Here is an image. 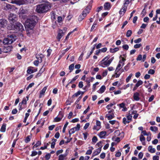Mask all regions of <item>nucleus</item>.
<instances>
[{
	"label": "nucleus",
	"mask_w": 160,
	"mask_h": 160,
	"mask_svg": "<svg viewBox=\"0 0 160 160\" xmlns=\"http://www.w3.org/2000/svg\"><path fill=\"white\" fill-rule=\"evenodd\" d=\"M119 50L118 48H110L109 50L110 52L111 53H115Z\"/></svg>",
	"instance_id": "34"
},
{
	"label": "nucleus",
	"mask_w": 160,
	"mask_h": 160,
	"mask_svg": "<svg viewBox=\"0 0 160 160\" xmlns=\"http://www.w3.org/2000/svg\"><path fill=\"white\" fill-rule=\"evenodd\" d=\"M127 7L122 6V8L119 11V13L121 16H123L127 11Z\"/></svg>",
	"instance_id": "14"
},
{
	"label": "nucleus",
	"mask_w": 160,
	"mask_h": 160,
	"mask_svg": "<svg viewBox=\"0 0 160 160\" xmlns=\"http://www.w3.org/2000/svg\"><path fill=\"white\" fill-rule=\"evenodd\" d=\"M65 34V32H63L62 30L59 29L58 31V35L56 37V38L58 41H60V39Z\"/></svg>",
	"instance_id": "10"
},
{
	"label": "nucleus",
	"mask_w": 160,
	"mask_h": 160,
	"mask_svg": "<svg viewBox=\"0 0 160 160\" xmlns=\"http://www.w3.org/2000/svg\"><path fill=\"white\" fill-rule=\"evenodd\" d=\"M88 148L89 149L87 150L86 152V155H91L92 152V150L94 149V148L92 146L89 147Z\"/></svg>",
	"instance_id": "23"
},
{
	"label": "nucleus",
	"mask_w": 160,
	"mask_h": 160,
	"mask_svg": "<svg viewBox=\"0 0 160 160\" xmlns=\"http://www.w3.org/2000/svg\"><path fill=\"white\" fill-rule=\"evenodd\" d=\"M51 156V155H50V154H49V153H47L45 156V160H49V159L50 158ZM43 160H44L43 159Z\"/></svg>",
	"instance_id": "43"
},
{
	"label": "nucleus",
	"mask_w": 160,
	"mask_h": 160,
	"mask_svg": "<svg viewBox=\"0 0 160 160\" xmlns=\"http://www.w3.org/2000/svg\"><path fill=\"white\" fill-rule=\"evenodd\" d=\"M8 19L10 22L9 24H12L16 22L18 18L16 14L10 13L8 16Z\"/></svg>",
	"instance_id": "7"
},
{
	"label": "nucleus",
	"mask_w": 160,
	"mask_h": 160,
	"mask_svg": "<svg viewBox=\"0 0 160 160\" xmlns=\"http://www.w3.org/2000/svg\"><path fill=\"white\" fill-rule=\"evenodd\" d=\"M122 64L119 63L116 68L115 72H118L120 70V69L122 68Z\"/></svg>",
	"instance_id": "37"
},
{
	"label": "nucleus",
	"mask_w": 160,
	"mask_h": 160,
	"mask_svg": "<svg viewBox=\"0 0 160 160\" xmlns=\"http://www.w3.org/2000/svg\"><path fill=\"white\" fill-rule=\"evenodd\" d=\"M142 46L141 43L137 44L134 45V47L135 48H139Z\"/></svg>",
	"instance_id": "63"
},
{
	"label": "nucleus",
	"mask_w": 160,
	"mask_h": 160,
	"mask_svg": "<svg viewBox=\"0 0 160 160\" xmlns=\"http://www.w3.org/2000/svg\"><path fill=\"white\" fill-rule=\"evenodd\" d=\"M94 79V78L93 77L87 78L85 81L87 83L88 82H92Z\"/></svg>",
	"instance_id": "32"
},
{
	"label": "nucleus",
	"mask_w": 160,
	"mask_h": 160,
	"mask_svg": "<svg viewBox=\"0 0 160 160\" xmlns=\"http://www.w3.org/2000/svg\"><path fill=\"white\" fill-rule=\"evenodd\" d=\"M91 8V5H88L87 7L82 12H84V13H86L87 15V14L89 13Z\"/></svg>",
	"instance_id": "25"
},
{
	"label": "nucleus",
	"mask_w": 160,
	"mask_h": 160,
	"mask_svg": "<svg viewBox=\"0 0 160 160\" xmlns=\"http://www.w3.org/2000/svg\"><path fill=\"white\" fill-rule=\"evenodd\" d=\"M12 48V47L11 46H6L4 47L1 50L2 52H3L6 53H8L11 52Z\"/></svg>",
	"instance_id": "8"
},
{
	"label": "nucleus",
	"mask_w": 160,
	"mask_h": 160,
	"mask_svg": "<svg viewBox=\"0 0 160 160\" xmlns=\"http://www.w3.org/2000/svg\"><path fill=\"white\" fill-rule=\"evenodd\" d=\"M150 130L153 132H156L158 131V128L156 126H151L150 127Z\"/></svg>",
	"instance_id": "39"
},
{
	"label": "nucleus",
	"mask_w": 160,
	"mask_h": 160,
	"mask_svg": "<svg viewBox=\"0 0 160 160\" xmlns=\"http://www.w3.org/2000/svg\"><path fill=\"white\" fill-rule=\"evenodd\" d=\"M112 140L113 141H114L117 142H119L120 141V138H119V137H117V138H115V139H114V138L113 137L112 138Z\"/></svg>",
	"instance_id": "52"
},
{
	"label": "nucleus",
	"mask_w": 160,
	"mask_h": 160,
	"mask_svg": "<svg viewBox=\"0 0 160 160\" xmlns=\"http://www.w3.org/2000/svg\"><path fill=\"white\" fill-rule=\"evenodd\" d=\"M6 124L5 123H3L0 129V131L2 132H5L6 129Z\"/></svg>",
	"instance_id": "33"
},
{
	"label": "nucleus",
	"mask_w": 160,
	"mask_h": 160,
	"mask_svg": "<svg viewBox=\"0 0 160 160\" xmlns=\"http://www.w3.org/2000/svg\"><path fill=\"white\" fill-rule=\"evenodd\" d=\"M47 65V64L45 62L43 66L41 68V69L39 71V73L40 74L42 73L45 70V68L44 67V66H46Z\"/></svg>",
	"instance_id": "31"
},
{
	"label": "nucleus",
	"mask_w": 160,
	"mask_h": 160,
	"mask_svg": "<svg viewBox=\"0 0 160 160\" xmlns=\"http://www.w3.org/2000/svg\"><path fill=\"white\" fill-rule=\"evenodd\" d=\"M81 93V91H78L77 92L75 93L74 94H73L72 96V98H74L75 97H77L78 96L80 95Z\"/></svg>",
	"instance_id": "40"
},
{
	"label": "nucleus",
	"mask_w": 160,
	"mask_h": 160,
	"mask_svg": "<svg viewBox=\"0 0 160 160\" xmlns=\"http://www.w3.org/2000/svg\"><path fill=\"white\" fill-rule=\"evenodd\" d=\"M132 34V31L131 30H128L126 33V36L127 37H130Z\"/></svg>",
	"instance_id": "45"
},
{
	"label": "nucleus",
	"mask_w": 160,
	"mask_h": 160,
	"mask_svg": "<svg viewBox=\"0 0 160 160\" xmlns=\"http://www.w3.org/2000/svg\"><path fill=\"white\" fill-rule=\"evenodd\" d=\"M115 135V136H118L120 135H121V137H123L124 136V134L123 132H122L121 133L120 132L119 130H116L114 132Z\"/></svg>",
	"instance_id": "22"
},
{
	"label": "nucleus",
	"mask_w": 160,
	"mask_h": 160,
	"mask_svg": "<svg viewBox=\"0 0 160 160\" xmlns=\"http://www.w3.org/2000/svg\"><path fill=\"white\" fill-rule=\"evenodd\" d=\"M122 122L124 124H126L127 123H129V121L127 120V119L126 118H123Z\"/></svg>",
	"instance_id": "46"
},
{
	"label": "nucleus",
	"mask_w": 160,
	"mask_h": 160,
	"mask_svg": "<svg viewBox=\"0 0 160 160\" xmlns=\"http://www.w3.org/2000/svg\"><path fill=\"white\" fill-rule=\"evenodd\" d=\"M143 83V82L141 80L138 81L135 85L136 87H139L140 86L142 85Z\"/></svg>",
	"instance_id": "41"
},
{
	"label": "nucleus",
	"mask_w": 160,
	"mask_h": 160,
	"mask_svg": "<svg viewBox=\"0 0 160 160\" xmlns=\"http://www.w3.org/2000/svg\"><path fill=\"white\" fill-rule=\"evenodd\" d=\"M148 151L151 153H154L155 152V149L152 148V146H149L148 148Z\"/></svg>",
	"instance_id": "28"
},
{
	"label": "nucleus",
	"mask_w": 160,
	"mask_h": 160,
	"mask_svg": "<svg viewBox=\"0 0 160 160\" xmlns=\"http://www.w3.org/2000/svg\"><path fill=\"white\" fill-rule=\"evenodd\" d=\"M68 124V122H66V123L64 125V127L63 128V130H62V132L63 133H64L65 132L66 128H67Z\"/></svg>",
	"instance_id": "50"
},
{
	"label": "nucleus",
	"mask_w": 160,
	"mask_h": 160,
	"mask_svg": "<svg viewBox=\"0 0 160 160\" xmlns=\"http://www.w3.org/2000/svg\"><path fill=\"white\" fill-rule=\"evenodd\" d=\"M14 7V6L13 5H11L6 2H4L3 5V8L5 10H9L13 8Z\"/></svg>",
	"instance_id": "9"
},
{
	"label": "nucleus",
	"mask_w": 160,
	"mask_h": 160,
	"mask_svg": "<svg viewBox=\"0 0 160 160\" xmlns=\"http://www.w3.org/2000/svg\"><path fill=\"white\" fill-rule=\"evenodd\" d=\"M132 76V73H131L129 74V76L126 78V81L127 82H128L130 80Z\"/></svg>",
	"instance_id": "48"
},
{
	"label": "nucleus",
	"mask_w": 160,
	"mask_h": 160,
	"mask_svg": "<svg viewBox=\"0 0 160 160\" xmlns=\"http://www.w3.org/2000/svg\"><path fill=\"white\" fill-rule=\"evenodd\" d=\"M132 116L131 115H127L126 117V118L127 120L129 121V122L131 121Z\"/></svg>",
	"instance_id": "54"
},
{
	"label": "nucleus",
	"mask_w": 160,
	"mask_h": 160,
	"mask_svg": "<svg viewBox=\"0 0 160 160\" xmlns=\"http://www.w3.org/2000/svg\"><path fill=\"white\" fill-rule=\"evenodd\" d=\"M30 140V136H28L26 138V139L25 140V142L26 143H28L29 142Z\"/></svg>",
	"instance_id": "62"
},
{
	"label": "nucleus",
	"mask_w": 160,
	"mask_h": 160,
	"mask_svg": "<svg viewBox=\"0 0 160 160\" xmlns=\"http://www.w3.org/2000/svg\"><path fill=\"white\" fill-rule=\"evenodd\" d=\"M52 142L51 143V147L52 148H53L55 147V143L57 141V140L54 138H53L52 139Z\"/></svg>",
	"instance_id": "30"
},
{
	"label": "nucleus",
	"mask_w": 160,
	"mask_h": 160,
	"mask_svg": "<svg viewBox=\"0 0 160 160\" xmlns=\"http://www.w3.org/2000/svg\"><path fill=\"white\" fill-rule=\"evenodd\" d=\"M47 88V86L44 87L40 92V95L39 96V98H41L42 97L43 95L44 94V93L46 92Z\"/></svg>",
	"instance_id": "17"
},
{
	"label": "nucleus",
	"mask_w": 160,
	"mask_h": 160,
	"mask_svg": "<svg viewBox=\"0 0 160 160\" xmlns=\"http://www.w3.org/2000/svg\"><path fill=\"white\" fill-rule=\"evenodd\" d=\"M67 150H66V153L63 154H61L58 156V160H64L66 159V156H67L68 152H67Z\"/></svg>",
	"instance_id": "13"
},
{
	"label": "nucleus",
	"mask_w": 160,
	"mask_h": 160,
	"mask_svg": "<svg viewBox=\"0 0 160 160\" xmlns=\"http://www.w3.org/2000/svg\"><path fill=\"white\" fill-rule=\"evenodd\" d=\"M98 141V138L96 136H94L92 139V142L94 144Z\"/></svg>",
	"instance_id": "42"
},
{
	"label": "nucleus",
	"mask_w": 160,
	"mask_h": 160,
	"mask_svg": "<svg viewBox=\"0 0 160 160\" xmlns=\"http://www.w3.org/2000/svg\"><path fill=\"white\" fill-rule=\"evenodd\" d=\"M78 78V76H76L73 78L69 82V83H72L73 82L75 81Z\"/></svg>",
	"instance_id": "56"
},
{
	"label": "nucleus",
	"mask_w": 160,
	"mask_h": 160,
	"mask_svg": "<svg viewBox=\"0 0 160 160\" xmlns=\"http://www.w3.org/2000/svg\"><path fill=\"white\" fill-rule=\"evenodd\" d=\"M90 109V107L89 106H88V107L84 111V112H83V114H86L87 113V112H88L89 111Z\"/></svg>",
	"instance_id": "55"
},
{
	"label": "nucleus",
	"mask_w": 160,
	"mask_h": 160,
	"mask_svg": "<svg viewBox=\"0 0 160 160\" xmlns=\"http://www.w3.org/2000/svg\"><path fill=\"white\" fill-rule=\"evenodd\" d=\"M106 89V87L104 85L102 86L100 89L97 91V92L99 93H102Z\"/></svg>",
	"instance_id": "27"
},
{
	"label": "nucleus",
	"mask_w": 160,
	"mask_h": 160,
	"mask_svg": "<svg viewBox=\"0 0 160 160\" xmlns=\"http://www.w3.org/2000/svg\"><path fill=\"white\" fill-rule=\"evenodd\" d=\"M16 37L12 35H10L4 39L3 43L4 44H11L14 41Z\"/></svg>",
	"instance_id": "6"
},
{
	"label": "nucleus",
	"mask_w": 160,
	"mask_h": 160,
	"mask_svg": "<svg viewBox=\"0 0 160 160\" xmlns=\"http://www.w3.org/2000/svg\"><path fill=\"white\" fill-rule=\"evenodd\" d=\"M44 57L43 55L42 54L37 55L36 56V58L37 59V60L39 62L41 63L42 62V58Z\"/></svg>",
	"instance_id": "18"
},
{
	"label": "nucleus",
	"mask_w": 160,
	"mask_h": 160,
	"mask_svg": "<svg viewBox=\"0 0 160 160\" xmlns=\"http://www.w3.org/2000/svg\"><path fill=\"white\" fill-rule=\"evenodd\" d=\"M129 64L130 63H128L126 66L124 67V69L126 71H127L128 70H129L130 68Z\"/></svg>",
	"instance_id": "51"
},
{
	"label": "nucleus",
	"mask_w": 160,
	"mask_h": 160,
	"mask_svg": "<svg viewBox=\"0 0 160 160\" xmlns=\"http://www.w3.org/2000/svg\"><path fill=\"white\" fill-rule=\"evenodd\" d=\"M42 1L46 3L38 5L37 6L36 11L39 13H42L48 11L51 8V4L48 2H46L45 0Z\"/></svg>",
	"instance_id": "1"
},
{
	"label": "nucleus",
	"mask_w": 160,
	"mask_h": 160,
	"mask_svg": "<svg viewBox=\"0 0 160 160\" xmlns=\"http://www.w3.org/2000/svg\"><path fill=\"white\" fill-rule=\"evenodd\" d=\"M38 154V152L36 151H32L31 156L32 157Z\"/></svg>",
	"instance_id": "60"
},
{
	"label": "nucleus",
	"mask_w": 160,
	"mask_h": 160,
	"mask_svg": "<svg viewBox=\"0 0 160 160\" xmlns=\"http://www.w3.org/2000/svg\"><path fill=\"white\" fill-rule=\"evenodd\" d=\"M28 97L27 96L26 98H23L21 102L22 104H27V101L28 100Z\"/></svg>",
	"instance_id": "35"
},
{
	"label": "nucleus",
	"mask_w": 160,
	"mask_h": 160,
	"mask_svg": "<svg viewBox=\"0 0 160 160\" xmlns=\"http://www.w3.org/2000/svg\"><path fill=\"white\" fill-rule=\"evenodd\" d=\"M41 144V142L38 141L36 143L33 147V148H36V147H38V146L40 145Z\"/></svg>",
	"instance_id": "53"
},
{
	"label": "nucleus",
	"mask_w": 160,
	"mask_h": 160,
	"mask_svg": "<svg viewBox=\"0 0 160 160\" xmlns=\"http://www.w3.org/2000/svg\"><path fill=\"white\" fill-rule=\"evenodd\" d=\"M106 132L104 131L101 132L99 134H98V136L101 138H103L106 134Z\"/></svg>",
	"instance_id": "20"
},
{
	"label": "nucleus",
	"mask_w": 160,
	"mask_h": 160,
	"mask_svg": "<svg viewBox=\"0 0 160 160\" xmlns=\"http://www.w3.org/2000/svg\"><path fill=\"white\" fill-rule=\"evenodd\" d=\"M40 63V62H39L37 60H35L33 62L34 65L36 66H38V65L39 63Z\"/></svg>",
	"instance_id": "64"
},
{
	"label": "nucleus",
	"mask_w": 160,
	"mask_h": 160,
	"mask_svg": "<svg viewBox=\"0 0 160 160\" xmlns=\"http://www.w3.org/2000/svg\"><path fill=\"white\" fill-rule=\"evenodd\" d=\"M109 56H107L104 58L99 62V65L102 68H105L109 66L114 59L113 57L109 59Z\"/></svg>",
	"instance_id": "4"
},
{
	"label": "nucleus",
	"mask_w": 160,
	"mask_h": 160,
	"mask_svg": "<svg viewBox=\"0 0 160 160\" xmlns=\"http://www.w3.org/2000/svg\"><path fill=\"white\" fill-rule=\"evenodd\" d=\"M122 48L125 50H127L128 49L129 46L127 44H125L122 46Z\"/></svg>",
	"instance_id": "57"
},
{
	"label": "nucleus",
	"mask_w": 160,
	"mask_h": 160,
	"mask_svg": "<svg viewBox=\"0 0 160 160\" xmlns=\"http://www.w3.org/2000/svg\"><path fill=\"white\" fill-rule=\"evenodd\" d=\"M139 94L138 92H136L134 93L133 95V98L134 100L138 101L139 100L140 98H139Z\"/></svg>",
	"instance_id": "24"
},
{
	"label": "nucleus",
	"mask_w": 160,
	"mask_h": 160,
	"mask_svg": "<svg viewBox=\"0 0 160 160\" xmlns=\"http://www.w3.org/2000/svg\"><path fill=\"white\" fill-rule=\"evenodd\" d=\"M7 28L10 30H14L22 32L24 30L23 25L20 22H16L12 24L8 25Z\"/></svg>",
	"instance_id": "3"
},
{
	"label": "nucleus",
	"mask_w": 160,
	"mask_h": 160,
	"mask_svg": "<svg viewBox=\"0 0 160 160\" xmlns=\"http://www.w3.org/2000/svg\"><path fill=\"white\" fill-rule=\"evenodd\" d=\"M37 20V17L35 16H32L30 17L25 22V28L28 29H32Z\"/></svg>",
	"instance_id": "2"
},
{
	"label": "nucleus",
	"mask_w": 160,
	"mask_h": 160,
	"mask_svg": "<svg viewBox=\"0 0 160 160\" xmlns=\"http://www.w3.org/2000/svg\"><path fill=\"white\" fill-rule=\"evenodd\" d=\"M101 150V148H99L95 150L92 154V157H94L98 155Z\"/></svg>",
	"instance_id": "16"
},
{
	"label": "nucleus",
	"mask_w": 160,
	"mask_h": 160,
	"mask_svg": "<svg viewBox=\"0 0 160 160\" xmlns=\"http://www.w3.org/2000/svg\"><path fill=\"white\" fill-rule=\"evenodd\" d=\"M87 15L84 12H82V14L79 16L78 18V20L79 21H82L84 18Z\"/></svg>",
	"instance_id": "19"
},
{
	"label": "nucleus",
	"mask_w": 160,
	"mask_h": 160,
	"mask_svg": "<svg viewBox=\"0 0 160 160\" xmlns=\"http://www.w3.org/2000/svg\"><path fill=\"white\" fill-rule=\"evenodd\" d=\"M155 73V71L154 70L150 69L148 72V73L149 74H153Z\"/></svg>",
	"instance_id": "61"
},
{
	"label": "nucleus",
	"mask_w": 160,
	"mask_h": 160,
	"mask_svg": "<svg viewBox=\"0 0 160 160\" xmlns=\"http://www.w3.org/2000/svg\"><path fill=\"white\" fill-rule=\"evenodd\" d=\"M120 58H121V59L120 60L119 63L122 64V67L124 64V62L126 59L124 57H122L121 56H120Z\"/></svg>",
	"instance_id": "29"
},
{
	"label": "nucleus",
	"mask_w": 160,
	"mask_h": 160,
	"mask_svg": "<svg viewBox=\"0 0 160 160\" xmlns=\"http://www.w3.org/2000/svg\"><path fill=\"white\" fill-rule=\"evenodd\" d=\"M111 7L110 3L108 2L105 3L104 5V8L105 10H109Z\"/></svg>",
	"instance_id": "26"
},
{
	"label": "nucleus",
	"mask_w": 160,
	"mask_h": 160,
	"mask_svg": "<svg viewBox=\"0 0 160 160\" xmlns=\"http://www.w3.org/2000/svg\"><path fill=\"white\" fill-rule=\"evenodd\" d=\"M131 1V0H125L123 6L127 7L128 5Z\"/></svg>",
	"instance_id": "38"
},
{
	"label": "nucleus",
	"mask_w": 160,
	"mask_h": 160,
	"mask_svg": "<svg viewBox=\"0 0 160 160\" xmlns=\"http://www.w3.org/2000/svg\"><path fill=\"white\" fill-rule=\"evenodd\" d=\"M7 24V21L4 19L0 20V28H4Z\"/></svg>",
	"instance_id": "15"
},
{
	"label": "nucleus",
	"mask_w": 160,
	"mask_h": 160,
	"mask_svg": "<svg viewBox=\"0 0 160 160\" xmlns=\"http://www.w3.org/2000/svg\"><path fill=\"white\" fill-rule=\"evenodd\" d=\"M63 117V114H61V117H57L54 118V121L56 122H58L61 121Z\"/></svg>",
	"instance_id": "36"
},
{
	"label": "nucleus",
	"mask_w": 160,
	"mask_h": 160,
	"mask_svg": "<svg viewBox=\"0 0 160 160\" xmlns=\"http://www.w3.org/2000/svg\"><path fill=\"white\" fill-rule=\"evenodd\" d=\"M32 1V0H12L10 3L20 6L28 3H31Z\"/></svg>",
	"instance_id": "5"
},
{
	"label": "nucleus",
	"mask_w": 160,
	"mask_h": 160,
	"mask_svg": "<svg viewBox=\"0 0 160 160\" xmlns=\"http://www.w3.org/2000/svg\"><path fill=\"white\" fill-rule=\"evenodd\" d=\"M37 71V69L35 68L32 67H29L28 68L27 72L28 74H31Z\"/></svg>",
	"instance_id": "11"
},
{
	"label": "nucleus",
	"mask_w": 160,
	"mask_h": 160,
	"mask_svg": "<svg viewBox=\"0 0 160 160\" xmlns=\"http://www.w3.org/2000/svg\"><path fill=\"white\" fill-rule=\"evenodd\" d=\"M140 140L142 142V144L143 145L145 146L146 145V143L145 142V138L142 135H141L140 136Z\"/></svg>",
	"instance_id": "21"
},
{
	"label": "nucleus",
	"mask_w": 160,
	"mask_h": 160,
	"mask_svg": "<svg viewBox=\"0 0 160 160\" xmlns=\"http://www.w3.org/2000/svg\"><path fill=\"white\" fill-rule=\"evenodd\" d=\"M106 117L107 118L108 120H109L112 119L114 117V115L113 114H112L109 115H106Z\"/></svg>",
	"instance_id": "44"
},
{
	"label": "nucleus",
	"mask_w": 160,
	"mask_h": 160,
	"mask_svg": "<svg viewBox=\"0 0 160 160\" xmlns=\"http://www.w3.org/2000/svg\"><path fill=\"white\" fill-rule=\"evenodd\" d=\"M101 128V122L98 120H96V125L94 126L93 129L98 131Z\"/></svg>",
	"instance_id": "12"
},
{
	"label": "nucleus",
	"mask_w": 160,
	"mask_h": 160,
	"mask_svg": "<svg viewBox=\"0 0 160 160\" xmlns=\"http://www.w3.org/2000/svg\"><path fill=\"white\" fill-rule=\"evenodd\" d=\"M74 64H71L69 67V69L70 70L69 72H71L72 70L74 69Z\"/></svg>",
	"instance_id": "47"
},
{
	"label": "nucleus",
	"mask_w": 160,
	"mask_h": 160,
	"mask_svg": "<svg viewBox=\"0 0 160 160\" xmlns=\"http://www.w3.org/2000/svg\"><path fill=\"white\" fill-rule=\"evenodd\" d=\"M76 131L75 130V128H71L70 130L69 131V134H72L74 133L75 131Z\"/></svg>",
	"instance_id": "49"
},
{
	"label": "nucleus",
	"mask_w": 160,
	"mask_h": 160,
	"mask_svg": "<svg viewBox=\"0 0 160 160\" xmlns=\"http://www.w3.org/2000/svg\"><path fill=\"white\" fill-rule=\"evenodd\" d=\"M34 82H32L26 88V90H27L29 88H32L34 85Z\"/></svg>",
	"instance_id": "59"
},
{
	"label": "nucleus",
	"mask_w": 160,
	"mask_h": 160,
	"mask_svg": "<svg viewBox=\"0 0 160 160\" xmlns=\"http://www.w3.org/2000/svg\"><path fill=\"white\" fill-rule=\"evenodd\" d=\"M80 128V125L79 124H77L76 127H75L74 128H75V129L76 131H78L79 130Z\"/></svg>",
	"instance_id": "58"
}]
</instances>
